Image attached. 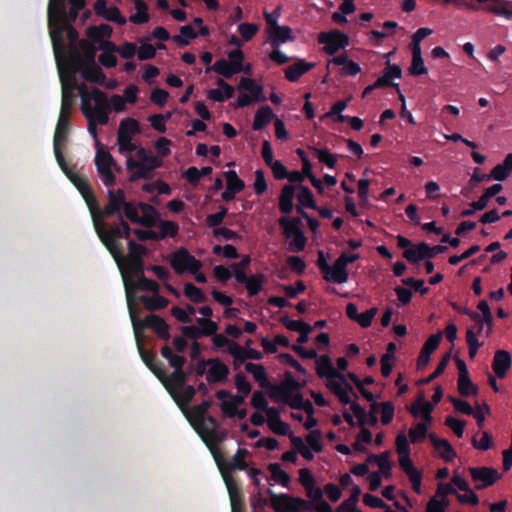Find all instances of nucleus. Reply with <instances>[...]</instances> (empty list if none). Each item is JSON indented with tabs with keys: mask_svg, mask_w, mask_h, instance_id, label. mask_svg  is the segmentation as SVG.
<instances>
[{
	"mask_svg": "<svg viewBox=\"0 0 512 512\" xmlns=\"http://www.w3.org/2000/svg\"><path fill=\"white\" fill-rule=\"evenodd\" d=\"M81 96V112L88 122V132L97 140V124L105 125L108 123L111 112L110 103L106 93L99 88H92L88 91L85 85L79 88Z\"/></svg>",
	"mask_w": 512,
	"mask_h": 512,
	"instance_id": "obj_1",
	"label": "nucleus"
},
{
	"mask_svg": "<svg viewBox=\"0 0 512 512\" xmlns=\"http://www.w3.org/2000/svg\"><path fill=\"white\" fill-rule=\"evenodd\" d=\"M126 298L129 308L131 321L134 328V333L137 341L139 342L140 330L143 328H149L160 338L168 341L171 338L169 332V325L166 321L156 314H150L144 319H140L137 315L135 307H132V293L128 285H126Z\"/></svg>",
	"mask_w": 512,
	"mask_h": 512,
	"instance_id": "obj_2",
	"label": "nucleus"
},
{
	"mask_svg": "<svg viewBox=\"0 0 512 512\" xmlns=\"http://www.w3.org/2000/svg\"><path fill=\"white\" fill-rule=\"evenodd\" d=\"M73 103V92L66 86H63L61 109L53 139L54 154L58 164L64 162V155L62 153L61 143L66 140L67 132L70 127L69 117Z\"/></svg>",
	"mask_w": 512,
	"mask_h": 512,
	"instance_id": "obj_3",
	"label": "nucleus"
},
{
	"mask_svg": "<svg viewBox=\"0 0 512 512\" xmlns=\"http://www.w3.org/2000/svg\"><path fill=\"white\" fill-rule=\"evenodd\" d=\"M187 419L189 420L193 428L197 431V433L200 435L202 440L206 443L210 451H215L217 455H222L217 447V443L224 440L225 433L217 429V419L212 415H206L197 423L193 422L188 415Z\"/></svg>",
	"mask_w": 512,
	"mask_h": 512,
	"instance_id": "obj_4",
	"label": "nucleus"
},
{
	"mask_svg": "<svg viewBox=\"0 0 512 512\" xmlns=\"http://www.w3.org/2000/svg\"><path fill=\"white\" fill-rule=\"evenodd\" d=\"M280 227L283 229L286 238H292L289 243L292 251L301 252L306 246V237L300 229V218L282 217L278 220Z\"/></svg>",
	"mask_w": 512,
	"mask_h": 512,
	"instance_id": "obj_5",
	"label": "nucleus"
},
{
	"mask_svg": "<svg viewBox=\"0 0 512 512\" xmlns=\"http://www.w3.org/2000/svg\"><path fill=\"white\" fill-rule=\"evenodd\" d=\"M170 265L177 274H182L185 271L195 274L202 267L201 261L197 260L184 247L177 249L171 254Z\"/></svg>",
	"mask_w": 512,
	"mask_h": 512,
	"instance_id": "obj_6",
	"label": "nucleus"
},
{
	"mask_svg": "<svg viewBox=\"0 0 512 512\" xmlns=\"http://www.w3.org/2000/svg\"><path fill=\"white\" fill-rule=\"evenodd\" d=\"M95 230L102 241V243L109 250L114 259L119 263L123 260V255L119 245L116 243L117 238H121L120 222L112 227L110 230L104 229L103 221H99V226L95 227Z\"/></svg>",
	"mask_w": 512,
	"mask_h": 512,
	"instance_id": "obj_7",
	"label": "nucleus"
},
{
	"mask_svg": "<svg viewBox=\"0 0 512 512\" xmlns=\"http://www.w3.org/2000/svg\"><path fill=\"white\" fill-rule=\"evenodd\" d=\"M212 455L217 463V466L221 472L222 478L225 482L226 488L228 490L231 507L242 506V495L241 490L234 479V477L224 468L223 465V456L217 455L215 451H212Z\"/></svg>",
	"mask_w": 512,
	"mask_h": 512,
	"instance_id": "obj_8",
	"label": "nucleus"
},
{
	"mask_svg": "<svg viewBox=\"0 0 512 512\" xmlns=\"http://www.w3.org/2000/svg\"><path fill=\"white\" fill-rule=\"evenodd\" d=\"M319 43L324 45V51L328 55H334L339 49L349 44L348 36L339 30L321 32L318 36Z\"/></svg>",
	"mask_w": 512,
	"mask_h": 512,
	"instance_id": "obj_9",
	"label": "nucleus"
},
{
	"mask_svg": "<svg viewBox=\"0 0 512 512\" xmlns=\"http://www.w3.org/2000/svg\"><path fill=\"white\" fill-rule=\"evenodd\" d=\"M469 472L472 480L479 482L475 486L477 490H482L493 485L500 478L498 471L490 467H471L469 468Z\"/></svg>",
	"mask_w": 512,
	"mask_h": 512,
	"instance_id": "obj_10",
	"label": "nucleus"
},
{
	"mask_svg": "<svg viewBox=\"0 0 512 512\" xmlns=\"http://www.w3.org/2000/svg\"><path fill=\"white\" fill-rule=\"evenodd\" d=\"M455 363L459 372L458 392L463 397L476 395L478 388L474 385L469 377L466 363L459 357H455Z\"/></svg>",
	"mask_w": 512,
	"mask_h": 512,
	"instance_id": "obj_11",
	"label": "nucleus"
},
{
	"mask_svg": "<svg viewBox=\"0 0 512 512\" xmlns=\"http://www.w3.org/2000/svg\"><path fill=\"white\" fill-rule=\"evenodd\" d=\"M136 156L138 160H134L132 157L127 158L126 167L128 171L134 170V167L137 166H148L150 169H157L161 166V161L143 147L137 149Z\"/></svg>",
	"mask_w": 512,
	"mask_h": 512,
	"instance_id": "obj_12",
	"label": "nucleus"
},
{
	"mask_svg": "<svg viewBox=\"0 0 512 512\" xmlns=\"http://www.w3.org/2000/svg\"><path fill=\"white\" fill-rule=\"evenodd\" d=\"M235 279L238 283L246 286L249 296H256L266 281V277L262 273L247 276L244 271H235Z\"/></svg>",
	"mask_w": 512,
	"mask_h": 512,
	"instance_id": "obj_13",
	"label": "nucleus"
},
{
	"mask_svg": "<svg viewBox=\"0 0 512 512\" xmlns=\"http://www.w3.org/2000/svg\"><path fill=\"white\" fill-rule=\"evenodd\" d=\"M442 336V332L439 331L429 336L428 339L425 341L417 359V368L419 370L423 369L425 366L428 365L430 361V356L438 348L442 340Z\"/></svg>",
	"mask_w": 512,
	"mask_h": 512,
	"instance_id": "obj_14",
	"label": "nucleus"
},
{
	"mask_svg": "<svg viewBox=\"0 0 512 512\" xmlns=\"http://www.w3.org/2000/svg\"><path fill=\"white\" fill-rule=\"evenodd\" d=\"M316 373L320 378L338 379L345 382V375L333 367L332 361L328 355L317 356Z\"/></svg>",
	"mask_w": 512,
	"mask_h": 512,
	"instance_id": "obj_15",
	"label": "nucleus"
},
{
	"mask_svg": "<svg viewBox=\"0 0 512 512\" xmlns=\"http://www.w3.org/2000/svg\"><path fill=\"white\" fill-rule=\"evenodd\" d=\"M125 198L126 197L122 189H118L116 192L108 190V204L102 211L103 217L117 215V218L119 219L120 216H122L121 209L125 203Z\"/></svg>",
	"mask_w": 512,
	"mask_h": 512,
	"instance_id": "obj_16",
	"label": "nucleus"
},
{
	"mask_svg": "<svg viewBox=\"0 0 512 512\" xmlns=\"http://www.w3.org/2000/svg\"><path fill=\"white\" fill-rule=\"evenodd\" d=\"M315 66V62H308L305 59H297L292 65L285 68V78L289 82H297L301 76L312 70Z\"/></svg>",
	"mask_w": 512,
	"mask_h": 512,
	"instance_id": "obj_17",
	"label": "nucleus"
},
{
	"mask_svg": "<svg viewBox=\"0 0 512 512\" xmlns=\"http://www.w3.org/2000/svg\"><path fill=\"white\" fill-rule=\"evenodd\" d=\"M210 369L207 371L206 379L209 383L224 382L229 375L228 366L218 358L209 359Z\"/></svg>",
	"mask_w": 512,
	"mask_h": 512,
	"instance_id": "obj_18",
	"label": "nucleus"
},
{
	"mask_svg": "<svg viewBox=\"0 0 512 512\" xmlns=\"http://www.w3.org/2000/svg\"><path fill=\"white\" fill-rule=\"evenodd\" d=\"M511 363L512 359L508 351L497 350L492 361V369L495 375L500 379L504 378L511 367Z\"/></svg>",
	"mask_w": 512,
	"mask_h": 512,
	"instance_id": "obj_19",
	"label": "nucleus"
},
{
	"mask_svg": "<svg viewBox=\"0 0 512 512\" xmlns=\"http://www.w3.org/2000/svg\"><path fill=\"white\" fill-rule=\"evenodd\" d=\"M187 378L188 374L184 369H180L173 371L169 376L165 372V377H162L159 380L170 394H174L176 390L181 389L185 385Z\"/></svg>",
	"mask_w": 512,
	"mask_h": 512,
	"instance_id": "obj_20",
	"label": "nucleus"
},
{
	"mask_svg": "<svg viewBox=\"0 0 512 512\" xmlns=\"http://www.w3.org/2000/svg\"><path fill=\"white\" fill-rule=\"evenodd\" d=\"M428 438L434 449L440 452V457L444 461L451 462L456 457L455 450L446 439L438 438L435 433L428 434Z\"/></svg>",
	"mask_w": 512,
	"mask_h": 512,
	"instance_id": "obj_21",
	"label": "nucleus"
},
{
	"mask_svg": "<svg viewBox=\"0 0 512 512\" xmlns=\"http://www.w3.org/2000/svg\"><path fill=\"white\" fill-rule=\"evenodd\" d=\"M125 286L128 285L131 293H132V307H134V290H143V291H150L154 294H157L159 292V284L154 281L147 279L145 275L137 279V282H133L132 280H127L126 276H123Z\"/></svg>",
	"mask_w": 512,
	"mask_h": 512,
	"instance_id": "obj_22",
	"label": "nucleus"
},
{
	"mask_svg": "<svg viewBox=\"0 0 512 512\" xmlns=\"http://www.w3.org/2000/svg\"><path fill=\"white\" fill-rule=\"evenodd\" d=\"M267 419H268V425L269 428L278 435L285 436L289 433V426L285 422L281 420L280 417V411L275 408L271 407L267 409Z\"/></svg>",
	"mask_w": 512,
	"mask_h": 512,
	"instance_id": "obj_23",
	"label": "nucleus"
},
{
	"mask_svg": "<svg viewBox=\"0 0 512 512\" xmlns=\"http://www.w3.org/2000/svg\"><path fill=\"white\" fill-rule=\"evenodd\" d=\"M102 53L99 55L98 60L101 65L106 68H113L117 65V58L114 55L117 46L111 41H103L100 45Z\"/></svg>",
	"mask_w": 512,
	"mask_h": 512,
	"instance_id": "obj_24",
	"label": "nucleus"
},
{
	"mask_svg": "<svg viewBox=\"0 0 512 512\" xmlns=\"http://www.w3.org/2000/svg\"><path fill=\"white\" fill-rule=\"evenodd\" d=\"M139 352L143 362L158 379L165 377L164 366L162 363L156 362V354L154 352L145 350L141 347H139Z\"/></svg>",
	"mask_w": 512,
	"mask_h": 512,
	"instance_id": "obj_25",
	"label": "nucleus"
},
{
	"mask_svg": "<svg viewBox=\"0 0 512 512\" xmlns=\"http://www.w3.org/2000/svg\"><path fill=\"white\" fill-rule=\"evenodd\" d=\"M62 171L67 175V177L71 180V182L75 185V187L78 189L81 195L87 193L88 191L92 190L90 183L88 179L85 176L78 175L74 172H72L68 166L66 161L61 162V164H58Z\"/></svg>",
	"mask_w": 512,
	"mask_h": 512,
	"instance_id": "obj_26",
	"label": "nucleus"
},
{
	"mask_svg": "<svg viewBox=\"0 0 512 512\" xmlns=\"http://www.w3.org/2000/svg\"><path fill=\"white\" fill-rule=\"evenodd\" d=\"M82 77L91 83L103 84L106 76L102 69L92 61L91 63H86L82 67Z\"/></svg>",
	"mask_w": 512,
	"mask_h": 512,
	"instance_id": "obj_27",
	"label": "nucleus"
},
{
	"mask_svg": "<svg viewBox=\"0 0 512 512\" xmlns=\"http://www.w3.org/2000/svg\"><path fill=\"white\" fill-rule=\"evenodd\" d=\"M349 274L347 268L339 261L335 260L331 266L330 272H327L323 279L327 282L343 284L348 281Z\"/></svg>",
	"mask_w": 512,
	"mask_h": 512,
	"instance_id": "obj_28",
	"label": "nucleus"
},
{
	"mask_svg": "<svg viewBox=\"0 0 512 512\" xmlns=\"http://www.w3.org/2000/svg\"><path fill=\"white\" fill-rule=\"evenodd\" d=\"M67 16L65 0H49L48 4V23L50 26L56 22L65 19Z\"/></svg>",
	"mask_w": 512,
	"mask_h": 512,
	"instance_id": "obj_29",
	"label": "nucleus"
},
{
	"mask_svg": "<svg viewBox=\"0 0 512 512\" xmlns=\"http://www.w3.org/2000/svg\"><path fill=\"white\" fill-rule=\"evenodd\" d=\"M274 116L275 114L270 106H262L255 112L252 129L255 131L262 130L271 122Z\"/></svg>",
	"mask_w": 512,
	"mask_h": 512,
	"instance_id": "obj_30",
	"label": "nucleus"
},
{
	"mask_svg": "<svg viewBox=\"0 0 512 512\" xmlns=\"http://www.w3.org/2000/svg\"><path fill=\"white\" fill-rule=\"evenodd\" d=\"M138 208L142 212V217L139 216V221H137V224H140L147 228L153 227L158 217L156 209L150 204L144 202H139Z\"/></svg>",
	"mask_w": 512,
	"mask_h": 512,
	"instance_id": "obj_31",
	"label": "nucleus"
},
{
	"mask_svg": "<svg viewBox=\"0 0 512 512\" xmlns=\"http://www.w3.org/2000/svg\"><path fill=\"white\" fill-rule=\"evenodd\" d=\"M248 450L245 448H238L235 455L230 461H225L223 458L224 468L231 473L232 470H244L247 467L245 457L248 455Z\"/></svg>",
	"mask_w": 512,
	"mask_h": 512,
	"instance_id": "obj_32",
	"label": "nucleus"
},
{
	"mask_svg": "<svg viewBox=\"0 0 512 512\" xmlns=\"http://www.w3.org/2000/svg\"><path fill=\"white\" fill-rule=\"evenodd\" d=\"M82 197L84 198V200L89 208L94 227H98L99 221L103 220V214L99 208V203H98L96 196L94 195L93 191L90 190L87 193L83 194Z\"/></svg>",
	"mask_w": 512,
	"mask_h": 512,
	"instance_id": "obj_33",
	"label": "nucleus"
},
{
	"mask_svg": "<svg viewBox=\"0 0 512 512\" xmlns=\"http://www.w3.org/2000/svg\"><path fill=\"white\" fill-rule=\"evenodd\" d=\"M294 187L285 185L279 196V210L283 214H289L293 210Z\"/></svg>",
	"mask_w": 512,
	"mask_h": 512,
	"instance_id": "obj_34",
	"label": "nucleus"
},
{
	"mask_svg": "<svg viewBox=\"0 0 512 512\" xmlns=\"http://www.w3.org/2000/svg\"><path fill=\"white\" fill-rule=\"evenodd\" d=\"M240 90H246L251 93V97L256 102H263L266 100V97L263 95L262 86L256 84L251 78H241L239 82Z\"/></svg>",
	"mask_w": 512,
	"mask_h": 512,
	"instance_id": "obj_35",
	"label": "nucleus"
},
{
	"mask_svg": "<svg viewBox=\"0 0 512 512\" xmlns=\"http://www.w3.org/2000/svg\"><path fill=\"white\" fill-rule=\"evenodd\" d=\"M214 71L226 79H230L234 74L240 73L226 59L217 60L212 66L206 68V72Z\"/></svg>",
	"mask_w": 512,
	"mask_h": 512,
	"instance_id": "obj_36",
	"label": "nucleus"
},
{
	"mask_svg": "<svg viewBox=\"0 0 512 512\" xmlns=\"http://www.w3.org/2000/svg\"><path fill=\"white\" fill-rule=\"evenodd\" d=\"M139 301H141L144 304L145 308L150 311L164 309L165 307H167L169 303L167 298L158 295V293L152 297L147 295H141L139 297Z\"/></svg>",
	"mask_w": 512,
	"mask_h": 512,
	"instance_id": "obj_37",
	"label": "nucleus"
},
{
	"mask_svg": "<svg viewBox=\"0 0 512 512\" xmlns=\"http://www.w3.org/2000/svg\"><path fill=\"white\" fill-rule=\"evenodd\" d=\"M181 389V393L176 390L174 394H171V396L184 412V407H186L188 403L195 397L196 389L192 385L183 386Z\"/></svg>",
	"mask_w": 512,
	"mask_h": 512,
	"instance_id": "obj_38",
	"label": "nucleus"
},
{
	"mask_svg": "<svg viewBox=\"0 0 512 512\" xmlns=\"http://www.w3.org/2000/svg\"><path fill=\"white\" fill-rule=\"evenodd\" d=\"M265 389L268 390V395H269L270 399L276 403H284L285 404L289 397V393H290V391L285 389V387L282 383L272 384L270 382L268 384V386H266Z\"/></svg>",
	"mask_w": 512,
	"mask_h": 512,
	"instance_id": "obj_39",
	"label": "nucleus"
},
{
	"mask_svg": "<svg viewBox=\"0 0 512 512\" xmlns=\"http://www.w3.org/2000/svg\"><path fill=\"white\" fill-rule=\"evenodd\" d=\"M226 179V187L228 190L236 193H240L245 188V183L239 178L236 171L228 170L223 173Z\"/></svg>",
	"mask_w": 512,
	"mask_h": 512,
	"instance_id": "obj_40",
	"label": "nucleus"
},
{
	"mask_svg": "<svg viewBox=\"0 0 512 512\" xmlns=\"http://www.w3.org/2000/svg\"><path fill=\"white\" fill-rule=\"evenodd\" d=\"M292 30L288 26H276L275 30H270L271 40L273 46H278L292 40Z\"/></svg>",
	"mask_w": 512,
	"mask_h": 512,
	"instance_id": "obj_41",
	"label": "nucleus"
},
{
	"mask_svg": "<svg viewBox=\"0 0 512 512\" xmlns=\"http://www.w3.org/2000/svg\"><path fill=\"white\" fill-rule=\"evenodd\" d=\"M268 494L271 496V507L277 511H289V507H291V501L285 498H291V496L287 494H275L272 490L268 489Z\"/></svg>",
	"mask_w": 512,
	"mask_h": 512,
	"instance_id": "obj_42",
	"label": "nucleus"
},
{
	"mask_svg": "<svg viewBox=\"0 0 512 512\" xmlns=\"http://www.w3.org/2000/svg\"><path fill=\"white\" fill-rule=\"evenodd\" d=\"M212 406V401L210 400H204L200 404L196 405L192 411L186 410L184 411L185 416L187 415L192 419L193 422H198L202 418H204L207 415V412L209 408Z\"/></svg>",
	"mask_w": 512,
	"mask_h": 512,
	"instance_id": "obj_43",
	"label": "nucleus"
},
{
	"mask_svg": "<svg viewBox=\"0 0 512 512\" xmlns=\"http://www.w3.org/2000/svg\"><path fill=\"white\" fill-rule=\"evenodd\" d=\"M178 231L179 225L174 221L161 220L159 222V240L165 239L167 237L173 238L178 234Z\"/></svg>",
	"mask_w": 512,
	"mask_h": 512,
	"instance_id": "obj_44",
	"label": "nucleus"
},
{
	"mask_svg": "<svg viewBox=\"0 0 512 512\" xmlns=\"http://www.w3.org/2000/svg\"><path fill=\"white\" fill-rule=\"evenodd\" d=\"M268 470L271 473V478L275 482L280 483L282 486H287L289 484L290 476L281 468L280 464L270 463L268 465Z\"/></svg>",
	"mask_w": 512,
	"mask_h": 512,
	"instance_id": "obj_45",
	"label": "nucleus"
},
{
	"mask_svg": "<svg viewBox=\"0 0 512 512\" xmlns=\"http://www.w3.org/2000/svg\"><path fill=\"white\" fill-rule=\"evenodd\" d=\"M136 13L131 15L129 20L137 25L145 24L149 21L148 5L145 2L135 3Z\"/></svg>",
	"mask_w": 512,
	"mask_h": 512,
	"instance_id": "obj_46",
	"label": "nucleus"
},
{
	"mask_svg": "<svg viewBox=\"0 0 512 512\" xmlns=\"http://www.w3.org/2000/svg\"><path fill=\"white\" fill-rule=\"evenodd\" d=\"M297 199L299 201V205L306 207V208L313 209V210L317 209V205L315 203L313 193L311 192V190L308 187L303 186V185H301L299 187V193L297 195Z\"/></svg>",
	"mask_w": 512,
	"mask_h": 512,
	"instance_id": "obj_47",
	"label": "nucleus"
},
{
	"mask_svg": "<svg viewBox=\"0 0 512 512\" xmlns=\"http://www.w3.org/2000/svg\"><path fill=\"white\" fill-rule=\"evenodd\" d=\"M450 357H451V354L450 352L446 353L442 359L440 360V362L438 363L436 369L434 370V372H430V375L424 379H421L418 384H421V385H425V384H428L430 382H432L433 380H435L437 377H439L446 369L447 367V364L450 360Z\"/></svg>",
	"mask_w": 512,
	"mask_h": 512,
	"instance_id": "obj_48",
	"label": "nucleus"
},
{
	"mask_svg": "<svg viewBox=\"0 0 512 512\" xmlns=\"http://www.w3.org/2000/svg\"><path fill=\"white\" fill-rule=\"evenodd\" d=\"M184 295L194 303H203L207 299L201 289L192 283H186L184 285Z\"/></svg>",
	"mask_w": 512,
	"mask_h": 512,
	"instance_id": "obj_49",
	"label": "nucleus"
},
{
	"mask_svg": "<svg viewBox=\"0 0 512 512\" xmlns=\"http://www.w3.org/2000/svg\"><path fill=\"white\" fill-rule=\"evenodd\" d=\"M118 133L133 136L140 133V126L137 120L133 118H126L120 122Z\"/></svg>",
	"mask_w": 512,
	"mask_h": 512,
	"instance_id": "obj_50",
	"label": "nucleus"
},
{
	"mask_svg": "<svg viewBox=\"0 0 512 512\" xmlns=\"http://www.w3.org/2000/svg\"><path fill=\"white\" fill-rule=\"evenodd\" d=\"M117 145L120 154L132 153L137 150L136 144L132 141V136L123 135L117 132Z\"/></svg>",
	"mask_w": 512,
	"mask_h": 512,
	"instance_id": "obj_51",
	"label": "nucleus"
},
{
	"mask_svg": "<svg viewBox=\"0 0 512 512\" xmlns=\"http://www.w3.org/2000/svg\"><path fill=\"white\" fill-rule=\"evenodd\" d=\"M312 150L320 163L330 169L335 168L337 162L336 157L328 149H318L314 147Z\"/></svg>",
	"mask_w": 512,
	"mask_h": 512,
	"instance_id": "obj_52",
	"label": "nucleus"
},
{
	"mask_svg": "<svg viewBox=\"0 0 512 512\" xmlns=\"http://www.w3.org/2000/svg\"><path fill=\"white\" fill-rule=\"evenodd\" d=\"M347 101L339 100L335 102L330 111L326 113V117H333L335 116V121L343 123L346 121L347 116L343 115L342 112L347 108Z\"/></svg>",
	"mask_w": 512,
	"mask_h": 512,
	"instance_id": "obj_53",
	"label": "nucleus"
},
{
	"mask_svg": "<svg viewBox=\"0 0 512 512\" xmlns=\"http://www.w3.org/2000/svg\"><path fill=\"white\" fill-rule=\"evenodd\" d=\"M126 266L129 272L135 277L140 278L144 275V261L143 259H126Z\"/></svg>",
	"mask_w": 512,
	"mask_h": 512,
	"instance_id": "obj_54",
	"label": "nucleus"
},
{
	"mask_svg": "<svg viewBox=\"0 0 512 512\" xmlns=\"http://www.w3.org/2000/svg\"><path fill=\"white\" fill-rule=\"evenodd\" d=\"M466 341L468 344V354L471 359L475 358L481 343L478 341L475 332L468 328L466 331Z\"/></svg>",
	"mask_w": 512,
	"mask_h": 512,
	"instance_id": "obj_55",
	"label": "nucleus"
},
{
	"mask_svg": "<svg viewBox=\"0 0 512 512\" xmlns=\"http://www.w3.org/2000/svg\"><path fill=\"white\" fill-rule=\"evenodd\" d=\"M420 247H421V252H422V257L424 259H432L434 258L437 254H440V253H444L447 251V247L446 246H443V245H435L433 247H430L427 243L425 242H421L420 243Z\"/></svg>",
	"mask_w": 512,
	"mask_h": 512,
	"instance_id": "obj_56",
	"label": "nucleus"
},
{
	"mask_svg": "<svg viewBox=\"0 0 512 512\" xmlns=\"http://www.w3.org/2000/svg\"><path fill=\"white\" fill-rule=\"evenodd\" d=\"M115 161L112 157V155L103 149H98L96 156H95V165L97 169H100L102 167H106L109 165H114Z\"/></svg>",
	"mask_w": 512,
	"mask_h": 512,
	"instance_id": "obj_57",
	"label": "nucleus"
},
{
	"mask_svg": "<svg viewBox=\"0 0 512 512\" xmlns=\"http://www.w3.org/2000/svg\"><path fill=\"white\" fill-rule=\"evenodd\" d=\"M427 424L418 423L415 427L409 430V438L412 443H417L423 440L427 435Z\"/></svg>",
	"mask_w": 512,
	"mask_h": 512,
	"instance_id": "obj_58",
	"label": "nucleus"
},
{
	"mask_svg": "<svg viewBox=\"0 0 512 512\" xmlns=\"http://www.w3.org/2000/svg\"><path fill=\"white\" fill-rule=\"evenodd\" d=\"M286 499L291 501V507H289L290 512H299L301 510L308 511L313 509V503L302 498L291 496V498Z\"/></svg>",
	"mask_w": 512,
	"mask_h": 512,
	"instance_id": "obj_59",
	"label": "nucleus"
},
{
	"mask_svg": "<svg viewBox=\"0 0 512 512\" xmlns=\"http://www.w3.org/2000/svg\"><path fill=\"white\" fill-rule=\"evenodd\" d=\"M281 288L288 298H295L306 290V286L301 280L296 281L294 285H282Z\"/></svg>",
	"mask_w": 512,
	"mask_h": 512,
	"instance_id": "obj_60",
	"label": "nucleus"
},
{
	"mask_svg": "<svg viewBox=\"0 0 512 512\" xmlns=\"http://www.w3.org/2000/svg\"><path fill=\"white\" fill-rule=\"evenodd\" d=\"M155 169H150L148 168V166H137V167H134V171L132 170L131 172V175L129 177V180L130 181H136L138 179H145V180H149L152 178L153 176V171Z\"/></svg>",
	"mask_w": 512,
	"mask_h": 512,
	"instance_id": "obj_61",
	"label": "nucleus"
},
{
	"mask_svg": "<svg viewBox=\"0 0 512 512\" xmlns=\"http://www.w3.org/2000/svg\"><path fill=\"white\" fill-rule=\"evenodd\" d=\"M445 425L449 427L457 437H463L465 426V422L463 420H459L452 416H448L445 419Z\"/></svg>",
	"mask_w": 512,
	"mask_h": 512,
	"instance_id": "obj_62",
	"label": "nucleus"
},
{
	"mask_svg": "<svg viewBox=\"0 0 512 512\" xmlns=\"http://www.w3.org/2000/svg\"><path fill=\"white\" fill-rule=\"evenodd\" d=\"M395 408L392 402L386 401L381 403V422L383 425L391 423L394 417Z\"/></svg>",
	"mask_w": 512,
	"mask_h": 512,
	"instance_id": "obj_63",
	"label": "nucleus"
},
{
	"mask_svg": "<svg viewBox=\"0 0 512 512\" xmlns=\"http://www.w3.org/2000/svg\"><path fill=\"white\" fill-rule=\"evenodd\" d=\"M244 54L241 49L237 48L228 53V62L234 66L236 70L241 72L243 70Z\"/></svg>",
	"mask_w": 512,
	"mask_h": 512,
	"instance_id": "obj_64",
	"label": "nucleus"
}]
</instances>
